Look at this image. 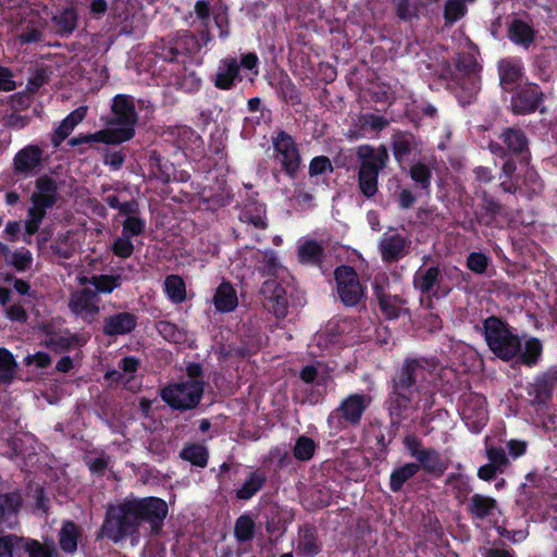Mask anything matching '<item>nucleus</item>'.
<instances>
[{
    "label": "nucleus",
    "instance_id": "nucleus-1",
    "mask_svg": "<svg viewBox=\"0 0 557 557\" xmlns=\"http://www.w3.org/2000/svg\"><path fill=\"white\" fill-rule=\"evenodd\" d=\"M166 515L168 504L161 498L127 500L108 509L101 532L113 542L134 537L144 522L149 524L151 532H158Z\"/></svg>",
    "mask_w": 557,
    "mask_h": 557
},
{
    "label": "nucleus",
    "instance_id": "nucleus-2",
    "mask_svg": "<svg viewBox=\"0 0 557 557\" xmlns=\"http://www.w3.org/2000/svg\"><path fill=\"white\" fill-rule=\"evenodd\" d=\"M484 337L490 349L503 360L519 356L523 363L532 366L542 354L537 338L529 337L522 343L502 320L494 317L484 321Z\"/></svg>",
    "mask_w": 557,
    "mask_h": 557
},
{
    "label": "nucleus",
    "instance_id": "nucleus-3",
    "mask_svg": "<svg viewBox=\"0 0 557 557\" xmlns=\"http://www.w3.org/2000/svg\"><path fill=\"white\" fill-rule=\"evenodd\" d=\"M113 117L106 129L89 135H79L70 139L71 146L90 143L117 145L129 140L135 134L137 114L133 98L116 95L112 102Z\"/></svg>",
    "mask_w": 557,
    "mask_h": 557
},
{
    "label": "nucleus",
    "instance_id": "nucleus-4",
    "mask_svg": "<svg viewBox=\"0 0 557 557\" xmlns=\"http://www.w3.org/2000/svg\"><path fill=\"white\" fill-rule=\"evenodd\" d=\"M357 156L361 160L359 171V186L366 197L373 196L377 190V175L388 160L384 147L377 149L370 146H360Z\"/></svg>",
    "mask_w": 557,
    "mask_h": 557
},
{
    "label": "nucleus",
    "instance_id": "nucleus-5",
    "mask_svg": "<svg viewBox=\"0 0 557 557\" xmlns=\"http://www.w3.org/2000/svg\"><path fill=\"white\" fill-rule=\"evenodd\" d=\"M55 198V182L47 176L39 177L36 182V190L30 197L32 206L28 209L27 219L25 221L27 235L32 236L38 231L46 215V210L54 205Z\"/></svg>",
    "mask_w": 557,
    "mask_h": 557
},
{
    "label": "nucleus",
    "instance_id": "nucleus-6",
    "mask_svg": "<svg viewBox=\"0 0 557 557\" xmlns=\"http://www.w3.org/2000/svg\"><path fill=\"white\" fill-rule=\"evenodd\" d=\"M425 371L420 361H407L401 373L395 381V389L391 399V413L400 414L413 396V385L419 379H425Z\"/></svg>",
    "mask_w": 557,
    "mask_h": 557
},
{
    "label": "nucleus",
    "instance_id": "nucleus-7",
    "mask_svg": "<svg viewBox=\"0 0 557 557\" xmlns=\"http://www.w3.org/2000/svg\"><path fill=\"white\" fill-rule=\"evenodd\" d=\"M202 393L203 384L200 380H186L164 387L161 397L172 408L187 410L199 404Z\"/></svg>",
    "mask_w": 557,
    "mask_h": 557
},
{
    "label": "nucleus",
    "instance_id": "nucleus-8",
    "mask_svg": "<svg viewBox=\"0 0 557 557\" xmlns=\"http://www.w3.org/2000/svg\"><path fill=\"white\" fill-rule=\"evenodd\" d=\"M337 293L347 306L357 305L363 297L364 289L357 273L350 267H339L335 270Z\"/></svg>",
    "mask_w": 557,
    "mask_h": 557
},
{
    "label": "nucleus",
    "instance_id": "nucleus-9",
    "mask_svg": "<svg viewBox=\"0 0 557 557\" xmlns=\"http://www.w3.org/2000/svg\"><path fill=\"white\" fill-rule=\"evenodd\" d=\"M100 298L89 287L75 290L70 298L71 311L85 322L91 323L100 312Z\"/></svg>",
    "mask_w": 557,
    "mask_h": 557
},
{
    "label": "nucleus",
    "instance_id": "nucleus-10",
    "mask_svg": "<svg viewBox=\"0 0 557 557\" xmlns=\"http://www.w3.org/2000/svg\"><path fill=\"white\" fill-rule=\"evenodd\" d=\"M461 418L472 432H480L487 422L485 398L480 394L470 393L463 399Z\"/></svg>",
    "mask_w": 557,
    "mask_h": 557
},
{
    "label": "nucleus",
    "instance_id": "nucleus-11",
    "mask_svg": "<svg viewBox=\"0 0 557 557\" xmlns=\"http://www.w3.org/2000/svg\"><path fill=\"white\" fill-rule=\"evenodd\" d=\"M273 146L276 160L287 173L293 174L300 163V157L293 138L282 132L273 140Z\"/></svg>",
    "mask_w": 557,
    "mask_h": 557
},
{
    "label": "nucleus",
    "instance_id": "nucleus-12",
    "mask_svg": "<svg viewBox=\"0 0 557 557\" xmlns=\"http://www.w3.org/2000/svg\"><path fill=\"white\" fill-rule=\"evenodd\" d=\"M410 244L411 240L408 236L397 231L386 232L380 240V250L383 260L395 261L403 258L408 253Z\"/></svg>",
    "mask_w": 557,
    "mask_h": 557
},
{
    "label": "nucleus",
    "instance_id": "nucleus-13",
    "mask_svg": "<svg viewBox=\"0 0 557 557\" xmlns=\"http://www.w3.org/2000/svg\"><path fill=\"white\" fill-rule=\"evenodd\" d=\"M261 293L263 295V306L278 318H284L288 311V300L286 290L275 281L263 283Z\"/></svg>",
    "mask_w": 557,
    "mask_h": 557
},
{
    "label": "nucleus",
    "instance_id": "nucleus-14",
    "mask_svg": "<svg viewBox=\"0 0 557 557\" xmlns=\"http://www.w3.org/2000/svg\"><path fill=\"white\" fill-rule=\"evenodd\" d=\"M351 323L345 319H333L315 334L313 343L322 350H329L342 342V336L350 330Z\"/></svg>",
    "mask_w": 557,
    "mask_h": 557
},
{
    "label": "nucleus",
    "instance_id": "nucleus-15",
    "mask_svg": "<svg viewBox=\"0 0 557 557\" xmlns=\"http://www.w3.org/2000/svg\"><path fill=\"white\" fill-rule=\"evenodd\" d=\"M42 150L29 145L21 149L13 159L14 171L22 176H29L40 165Z\"/></svg>",
    "mask_w": 557,
    "mask_h": 557
},
{
    "label": "nucleus",
    "instance_id": "nucleus-16",
    "mask_svg": "<svg viewBox=\"0 0 557 557\" xmlns=\"http://www.w3.org/2000/svg\"><path fill=\"white\" fill-rule=\"evenodd\" d=\"M541 100V91L535 85H527L512 97L511 106L515 113L524 114L536 110Z\"/></svg>",
    "mask_w": 557,
    "mask_h": 557
},
{
    "label": "nucleus",
    "instance_id": "nucleus-17",
    "mask_svg": "<svg viewBox=\"0 0 557 557\" xmlns=\"http://www.w3.org/2000/svg\"><path fill=\"white\" fill-rule=\"evenodd\" d=\"M370 401L371 398L367 395L354 394L343 400L339 411L345 421L355 424L360 420Z\"/></svg>",
    "mask_w": 557,
    "mask_h": 557
},
{
    "label": "nucleus",
    "instance_id": "nucleus-18",
    "mask_svg": "<svg viewBox=\"0 0 557 557\" xmlns=\"http://www.w3.org/2000/svg\"><path fill=\"white\" fill-rule=\"evenodd\" d=\"M138 360L134 357H126L121 361L120 370L107 372L106 379L111 383H122L126 388L134 391L137 384L134 381V373L137 371Z\"/></svg>",
    "mask_w": 557,
    "mask_h": 557
},
{
    "label": "nucleus",
    "instance_id": "nucleus-19",
    "mask_svg": "<svg viewBox=\"0 0 557 557\" xmlns=\"http://www.w3.org/2000/svg\"><path fill=\"white\" fill-rule=\"evenodd\" d=\"M239 75V63L236 59L227 58L220 62L214 84L220 89H230L234 82L242 79Z\"/></svg>",
    "mask_w": 557,
    "mask_h": 557
},
{
    "label": "nucleus",
    "instance_id": "nucleus-20",
    "mask_svg": "<svg viewBox=\"0 0 557 557\" xmlns=\"http://www.w3.org/2000/svg\"><path fill=\"white\" fill-rule=\"evenodd\" d=\"M136 325V318L128 312H120L104 320L103 332L107 335H123L129 333Z\"/></svg>",
    "mask_w": 557,
    "mask_h": 557
},
{
    "label": "nucleus",
    "instance_id": "nucleus-21",
    "mask_svg": "<svg viewBox=\"0 0 557 557\" xmlns=\"http://www.w3.org/2000/svg\"><path fill=\"white\" fill-rule=\"evenodd\" d=\"M21 502V496L16 493L0 496V531L15 524V515Z\"/></svg>",
    "mask_w": 557,
    "mask_h": 557
},
{
    "label": "nucleus",
    "instance_id": "nucleus-22",
    "mask_svg": "<svg viewBox=\"0 0 557 557\" xmlns=\"http://www.w3.org/2000/svg\"><path fill=\"white\" fill-rule=\"evenodd\" d=\"M213 304L220 312H231L238 305V298L234 287L227 283L222 282L213 296Z\"/></svg>",
    "mask_w": 557,
    "mask_h": 557
},
{
    "label": "nucleus",
    "instance_id": "nucleus-23",
    "mask_svg": "<svg viewBox=\"0 0 557 557\" xmlns=\"http://www.w3.org/2000/svg\"><path fill=\"white\" fill-rule=\"evenodd\" d=\"M457 67L469 76L468 82L471 85L470 97L473 96L479 89L475 76L479 71L476 51L473 48H470L467 54L459 55L457 60Z\"/></svg>",
    "mask_w": 557,
    "mask_h": 557
},
{
    "label": "nucleus",
    "instance_id": "nucleus-24",
    "mask_svg": "<svg viewBox=\"0 0 557 557\" xmlns=\"http://www.w3.org/2000/svg\"><path fill=\"white\" fill-rule=\"evenodd\" d=\"M508 35L511 41L525 48L529 47L535 38L533 27L528 22L520 18H516L510 23Z\"/></svg>",
    "mask_w": 557,
    "mask_h": 557
},
{
    "label": "nucleus",
    "instance_id": "nucleus-25",
    "mask_svg": "<svg viewBox=\"0 0 557 557\" xmlns=\"http://www.w3.org/2000/svg\"><path fill=\"white\" fill-rule=\"evenodd\" d=\"M500 82L506 89L522 78V63L518 59H504L498 64Z\"/></svg>",
    "mask_w": 557,
    "mask_h": 557
},
{
    "label": "nucleus",
    "instance_id": "nucleus-26",
    "mask_svg": "<svg viewBox=\"0 0 557 557\" xmlns=\"http://www.w3.org/2000/svg\"><path fill=\"white\" fill-rule=\"evenodd\" d=\"M87 108L79 107L73 112H71L60 124V126L55 131V135L53 137L54 146H59L62 140H64L75 128V126L81 123L86 116Z\"/></svg>",
    "mask_w": 557,
    "mask_h": 557
},
{
    "label": "nucleus",
    "instance_id": "nucleus-27",
    "mask_svg": "<svg viewBox=\"0 0 557 557\" xmlns=\"http://www.w3.org/2000/svg\"><path fill=\"white\" fill-rule=\"evenodd\" d=\"M0 256L17 271H25L29 269L33 263V256L29 250L22 248L11 252L9 247L2 243H0Z\"/></svg>",
    "mask_w": 557,
    "mask_h": 557
},
{
    "label": "nucleus",
    "instance_id": "nucleus-28",
    "mask_svg": "<svg viewBox=\"0 0 557 557\" xmlns=\"http://www.w3.org/2000/svg\"><path fill=\"white\" fill-rule=\"evenodd\" d=\"M53 28L60 34H71L76 27V13L66 8L52 16Z\"/></svg>",
    "mask_w": 557,
    "mask_h": 557
},
{
    "label": "nucleus",
    "instance_id": "nucleus-29",
    "mask_svg": "<svg viewBox=\"0 0 557 557\" xmlns=\"http://www.w3.org/2000/svg\"><path fill=\"white\" fill-rule=\"evenodd\" d=\"M164 290L169 299L174 304H181L186 299V286L178 275H170L164 281Z\"/></svg>",
    "mask_w": 557,
    "mask_h": 557
},
{
    "label": "nucleus",
    "instance_id": "nucleus-30",
    "mask_svg": "<svg viewBox=\"0 0 557 557\" xmlns=\"http://www.w3.org/2000/svg\"><path fill=\"white\" fill-rule=\"evenodd\" d=\"M420 469L418 463H406L396 468L391 474V488L394 492L399 491L404 483L412 478Z\"/></svg>",
    "mask_w": 557,
    "mask_h": 557
},
{
    "label": "nucleus",
    "instance_id": "nucleus-31",
    "mask_svg": "<svg viewBox=\"0 0 557 557\" xmlns=\"http://www.w3.org/2000/svg\"><path fill=\"white\" fill-rule=\"evenodd\" d=\"M79 530L73 522H65L60 531V546L64 552L74 553L77 548Z\"/></svg>",
    "mask_w": 557,
    "mask_h": 557
},
{
    "label": "nucleus",
    "instance_id": "nucleus-32",
    "mask_svg": "<svg viewBox=\"0 0 557 557\" xmlns=\"http://www.w3.org/2000/svg\"><path fill=\"white\" fill-rule=\"evenodd\" d=\"M379 302L382 313L387 319H396L405 311L403 300L397 296L382 294L379 296Z\"/></svg>",
    "mask_w": 557,
    "mask_h": 557
},
{
    "label": "nucleus",
    "instance_id": "nucleus-33",
    "mask_svg": "<svg viewBox=\"0 0 557 557\" xmlns=\"http://www.w3.org/2000/svg\"><path fill=\"white\" fill-rule=\"evenodd\" d=\"M240 220L257 228H265V209L262 205L247 206L240 213Z\"/></svg>",
    "mask_w": 557,
    "mask_h": 557
},
{
    "label": "nucleus",
    "instance_id": "nucleus-34",
    "mask_svg": "<svg viewBox=\"0 0 557 557\" xmlns=\"http://www.w3.org/2000/svg\"><path fill=\"white\" fill-rule=\"evenodd\" d=\"M264 476L259 472H251L245 483L237 490L238 499L247 500L251 498L263 485Z\"/></svg>",
    "mask_w": 557,
    "mask_h": 557
},
{
    "label": "nucleus",
    "instance_id": "nucleus-35",
    "mask_svg": "<svg viewBox=\"0 0 557 557\" xmlns=\"http://www.w3.org/2000/svg\"><path fill=\"white\" fill-rule=\"evenodd\" d=\"M298 550L308 557H312L319 552V544L315 533L312 529L305 528L300 530Z\"/></svg>",
    "mask_w": 557,
    "mask_h": 557
},
{
    "label": "nucleus",
    "instance_id": "nucleus-36",
    "mask_svg": "<svg viewBox=\"0 0 557 557\" xmlns=\"http://www.w3.org/2000/svg\"><path fill=\"white\" fill-rule=\"evenodd\" d=\"M496 508L493 498L475 494L470 502V511L478 518H485Z\"/></svg>",
    "mask_w": 557,
    "mask_h": 557
},
{
    "label": "nucleus",
    "instance_id": "nucleus-37",
    "mask_svg": "<svg viewBox=\"0 0 557 557\" xmlns=\"http://www.w3.org/2000/svg\"><path fill=\"white\" fill-rule=\"evenodd\" d=\"M18 544L22 547L21 554L25 553L28 557H52L54 553L52 546L42 545L35 540L22 539Z\"/></svg>",
    "mask_w": 557,
    "mask_h": 557
},
{
    "label": "nucleus",
    "instance_id": "nucleus-38",
    "mask_svg": "<svg viewBox=\"0 0 557 557\" xmlns=\"http://www.w3.org/2000/svg\"><path fill=\"white\" fill-rule=\"evenodd\" d=\"M85 343V338L78 336H70L63 334L50 335L46 341L45 345L53 350H62L65 348L73 347L74 345H82Z\"/></svg>",
    "mask_w": 557,
    "mask_h": 557
},
{
    "label": "nucleus",
    "instance_id": "nucleus-39",
    "mask_svg": "<svg viewBox=\"0 0 557 557\" xmlns=\"http://www.w3.org/2000/svg\"><path fill=\"white\" fill-rule=\"evenodd\" d=\"M78 281L81 284L90 282V284L95 287L96 293H111L120 285L119 277L110 275L92 276L90 281H88L87 277H78Z\"/></svg>",
    "mask_w": 557,
    "mask_h": 557
},
{
    "label": "nucleus",
    "instance_id": "nucleus-40",
    "mask_svg": "<svg viewBox=\"0 0 557 557\" xmlns=\"http://www.w3.org/2000/svg\"><path fill=\"white\" fill-rule=\"evenodd\" d=\"M181 457L195 466L205 467L208 461V451L205 446L193 444L182 450Z\"/></svg>",
    "mask_w": 557,
    "mask_h": 557
},
{
    "label": "nucleus",
    "instance_id": "nucleus-41",
    "mask_svg": "<svg viewBox=\"0 0 557 557\" xmlns=\"http://www.w3.org/2000/svg\"><path fill=\"white\" fill-rule=\"evenodd\" d=\"M321 251V245L315 240L304 239L298 244V257L302 262H315Z\"/></svg>",
    "mask_w": 557,
    "mask_h": 557
},
{
    "label": "nucleus",
    "instance_id": "nucleus-42",
    "mask_svg": "<svg viewBox=\"0 0 557 557\" xmlns=\"http://www.w3.org/2000/svg\"><path fill=\"white\" fill-rule=\"evenodd\" d=\"M16 368L17 364L12 354L4 348H0V381L10 382L16 373Z\"/></svg>",
    "mask_w": 557,
    "mask_h": 557
},
{
    "label": "nucleus",
    "instance_id": "nucleus-43",
    "mask_svg": "<svg viewBox=\"0 0 557 557\" xmlns=\"http://www.w3.org/2000/svg\"><path fill=\"white\" fill-rule=\"evenodd\" d=\"M235 537L239 542L249 541L255 534V521L248 515L240 516L234 528Z\"/></svg>",
    "mask_w": 557,
    "mask_h": 557
},
{
    "label": "nucleus",
    "instance_id": "nucleus-44",
    "mask_svg": "<svg viewBox=\"0 0 557 557\" xmlns=\"http://www.w3.org/2000/svg\"><path fill=\"white\" fill-rule=\"evenodd\" d=\"M474 0H447L445 5V18L449 23H454L461 18L467 12V4Z\"/></svg>",
    "mask_w": 557,
    "mask_h": 557
},
{
    "label": "nucleus",
    "instance_id": "nucleus-45",
    "mask_svg": "<svg viewBox=\"0 0 557 557\" xmlns=\"http://www.w3.org/2000/svg\"><path fill=\"white\" fill-rule=\"evenodd\" d=\"M418 460L421 466L430 472L442 473L445 470V465L443 463L438 454L433 450H423L419 455Z\"/></svg>",
    "mask_w": 557,
    "mask_h": 557
},
{
    "label": "nucleus",
    "instance_id": "nucleus-46",
    "mask_svg": "<svg viewBox=\"0 0 557 557\" xmlns=\"http://www.w3.org/2000/svg\"><path fill=\"white\" fill-rule=\"evenodd\" d=\"M438 280V270L430 268L423 273L417 275L414 285L423 293H429L433 289Z\"/></svg>",
    "mask_w": 557,
    "mask_h": 557
},
{
    "label": "nucleus",
    "instance_id": "nucleus-47",
    "mask_svg": "<svg viewBox=\"0 0 557 557\" xmlns=\"http://www.w3.org/2000/svg\"><path fill=\"white\" fill-rule=\"evenodd\" d=\"M202 44H199L198 39L193 35H184L180 41H177L175 49H182L186 53H194L201 49L202 46L210 41V37L207 34L201 35Z\"/></svg>",
    "mask_w": 557,
    "mask_h": 557
},
{
    "label": "nucleus",
    "instance_id": "nucleus-48",
    "mask_svg": "<svg viewBox=\"0 0 557 557\" xmlns=\"http://www.w3.org/2000/svg\"><path fill=\"white\" fill-rule=\"evenodd\" d=\"M20 542H22V539H18L13 535L1 537L0 557H14L15 555L17 557H21L22 547H20Z\"/></svg>",
    "mask_w": 557,
    "mask_h": 557
},
{
    "label": "nucleus",
    "instance_id": "nucleus-49",
    "mask_svg": "<svg viewBox=\"0 0 557 557\" xmlns=\"http://www.w3.org/2000/svg\"><path fill=\"white\" fill-rule=\"evenodd\" d=\"M314 442L306 436H300L294 447V455L299 460H309L314 453Z\"/></svg>",
    "mask_w": 557,
    "mask_h": 557
},
{
    "label": "nucleus",
    "instance_id": "nucleus-50",
    "mask_svg": "<svg viewBox=\"0 0 557 557\" xmlns=\"http://www.w3.org/2000/svg\"><path fill=\"white\" fill-rule=\"evenodd\" d=\"M556 377L554 375H543L537 377L535 381L536 399L539 401H545L550 397Z\"/></svg>",
    "mask_w": 557,
    "mask_h": 557
},
{
    "label": "nucleus",
    "instance_id": "nucleus-51",
    "mask_svg": "<svg viewBox=\"0 0 557 557\" xmlns=\"http://www.w3.org/2000/svg\"><path fill=\"white\" fill-rule=\"evenodd\" d=\"M126 214V219L123 221V231L122 234L132 237V236H138L140 235L145 230V221L133 215Z\"/></svg>",
    "mask_w": 557,
    "mask_h": 557
},
{
    "label": "nucleus",
    "instance_id": "nucleus-52",
    "mask_svg": "<svg viewBox=\"0 0 557 557\" xmlns=\"http://www.w3.org/2000/svg\"><path fill=\"white\" fill-rule=\"evenodd\" d=\"M504 140L508 148L515 152H522L527 146L524 135L521 132L515 129H508L504 134Z\"/></svg>",
    "mask_w": 557,
    "mask_h": 557
},
{
    "label": "nucleus",
    "instance_id": "nucleus-53",
    "mask_svg": "<svg viewBox=\"0 0 557 557\" xmlns=\"http://www.w3.org/2000/svg\"><path fill=\"white\" fill-rule=\"evenodd\" d=\"M112 251L115 256L121 258H128L134 251V245L131 240V237L122 234L119 236L113 245H112Z\"/></svg>",
    "mask_w": 557,
    "mask_h": 557
},
{
    "label": "nucleus",
    "instance_id": "nucleus-54",
    "mask_svg": "<svg viewBox=\"0 0 557 557\" xmlns=\"http://www.w3.org/2000/svg\"><path fill=\"white\" fill-rule=\"evenodd\" d=\"M490 258L482 252H471L467 259V267L472 272L482 274L486 271Z\"/></svg>",
    "mask_w": 557,
    "mask_h": 557
},
{
    "label": "nucleus",
    "instance_id": "nucleus-55",
    "mask_svg": "<svg viewBox=\"0 0 557 557\" xmlns=\"http://www.w3.org/2000/svg\"><path fill=\"white\" fill-rule=\"evenodd\" d=\"M487 457H488L490 463L492 466H494L497 469V471H499V472H503L504 469L508 465V459L506 457L504 449H502V448H495V447L487 448Z\"/></svg>",
    "mask_w": 557,
    "mask_h": 557
},
{
    "label": "nucleus",
    "instance_id": "nucleus-56",
    "mask_svg": "<svg viewBox=\"0 0 557 557\" xmlns=\"http://www.w3.org/2000/svg\"><path fill=\"white\" fill-rule=\"evenodd\" d=\"M395 3L399 17L404 20H409L418 13L417 0H395Z\"/></svg>",
    "mask_w": 557,
    "mask_h": 557
},
{
    "label": "nucleus",
    "instance_id": "nucleus-57",
    "mask_svg": "<svg viewBox=\"0 0 557 557\" xmlns=\"http://www.w3.org/2000/svg\"><path fill=\"white\" fill-rule=\"evenodd\" d=\"M158 331L166 341L170 342L177 343L183 338V334L170 322H160L158 324Z\"/></svg>",
    "mask_w": 557,
    "mask_h": 557
},
{
    "label": "nucleus",
    "instance_id": "nucleus-58",
    "mask_svg": "<svg viewBox=\"0 0 557 557\" xmlns=\"http://www.w3.org/2000/svg\"><path fill=\"white\" fill-rule=\"evenodd\" d=\"M411 178L421 185L422 188H426L430 183V171L423 164H416L410 170Z\"/></svg>",
    "mask_w": 557,
    "mask_h": 557
},
{
    "label": "nucleus",
    "instance_id": "nucleus-59",
    "mask_svg": "<svg viewBox=\"0 0 557 557\" xmlns=\"http://www.w3.org/2000/svg\"><path fill=\"white\" fill-rule=\"evenodd\" d=\"M240 65L251 75L249 81L252 82L253 76L258 74V57L255 53H246L242 57Z\"/></svg>",
    "mask_w": 557,
    "mask_h": 557
},
{
    "label": "nucleus",
    "instance_id": "nucleus-60",
    "mask_svg": "<svg viewBox=\"0 0 557 557\" xmlns=\"http://www.w3.org/2000/svg\"><path fill=\"white\" fill-rule=\"evenodd\" d=\"M332 165L331 161L326 157H315L311 163H310V174L311 175H319L326 171H331Z\"/></svg>",
    "mask_w": 557,
    "mask_h": 557
},
{
    "label": "nucleus",
    "instance_id": "nucleus-61",
    "mask_svg": "<svg viewBox=\"0 0 557 557\" xmlns=\"http://www.w3.org/2000/svg\"><path fill=\"white\" fill-rule=\"evenodd\" d=\"M107 202L111 208L119 209L124 214H132L136 211V203L134 202H124L120 203L119 199L115 196H108Z\"/></svg>",
    "mask_w": 557,
    "mask_h": 557
},
{
    "label": "nucleus",
    "instance_id": "nucleus-62",
    "mask_svg": "<svg viewBox=\"0 0 557 557\" xmlns=\"http://www.w3.org/2000/svg\"><path fill=\"white\" fill-rule=\"evenodd\" d=\"M25 361L29 366H36L37 368H45L50 364V357L45 352H37L28 355Z\"/></svg>",
    "mask_w": 557,
    "mask_h": 557
},
{
    "label": "nucleus",
    "instance_id": "nucleus-63",
    "mask_svg": "<svg viewBox=\"0 0 557 557\" xmlns=\"http://www.w3.org/2000/svg\"><path fill=\"white\" fill-rule=\"evenodd\" d=\"M509 454L513 458H518L525 453L527 443L523 441L511 440L507 444Z\"/></svg>",
    "mask_w": 557,
    "mask_h": 557
},
{
    "label": "nucleus",
    "instance_id": "nucleus-64",
    "mask_svg": "<svg viewBox=\"0 0 557 557\" xmlns=\"http://www.w3.org/2000/svg\"><path fill=\"white\" fill-rule=\"evenodd\" d=\"M7 317L12 321L23 322L26 319V312L20 305H13L7 309Z\"/></svg>",
    "mask_w": 557,
    "mask_h": 557
}]
</instances>
